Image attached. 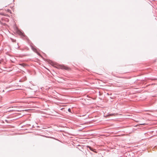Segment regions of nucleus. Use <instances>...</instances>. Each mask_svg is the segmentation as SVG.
<instances>
[{
  "label": "nucleus",
  "mask_w": 157,
  "mask_h": 157,
  "mask_svg": "<svg viewBox=\"0 0 157 157\" xmlns=\"http://www.w3.org/2000/svg\"><path fill=\"white\" fill-rule=\"evenodd\" d=\"M87 147L89 148V149H90V150L93 151V148L91 147H90L88 146Z\"/></svg>",
  "instance_id": "obj_5"
},
{
  "label": "nucleus",
  "mask_w": 157,
  "mask_h": 157,
  "mask_svg": "<svg viewBox=\"0 0 157 157\" xmlns=\"http://www.w3.org/2000/svg\"><path fill=\"white\" fill-rule=\"evenodd\" d=\"M25 111H27V110H25Z\"/></svg>",
  "instance_id": "obj_8"
},
{
  "label": "nucleus",
  "mask_w": 157,
  "mask_h": 157,
  "mask_svg": "<svg viewBox=\"0 0 157 157\" xmlns=\"http://www.w3.org/2000/svg\"><path fill=\"white\" fill-rule=\"evenodd\" d=\"M17 33L18 34L20 35H22L23 34L22 32L19 30H18L17 31Z\"/></svg>",
  "instance_id": "obj_2"
},
{
  "label": "nucleus",
  "mask_w": 157,
  "mask_h": 157,
  "mask_svg": "<svg viewBox=\"0 0 157 157\" xmlns=\"http://www.w3.org/2000/svg\"><path fill=\"white\" fill-rule=\"evenodd\" d=\"M60 68L61 69H64L67 70H69L70 69L67 66H64V65H61L60 66Z\"/></svg>",
  "instance_id": "obj_1"
},
{
  "label": "nucleus",
  "mask_w": 157,
  "mask_h": 157,
  "mask_svg": "<svg viewBox=\"0 0 157 157\" xmlns=\"http://www.w3.org/2000/svg\"><path fill=\"white\" fill-rule=\"evenodd\" d=\"M147 124H146V123H142V124H138L137 126H140V125H147Z\"/></svg>",
  "instance_id": "obj_3"
},
{
  "label": "nucleus",
  "mask_w": 157,
  "mask_h": 157,
  "mask_svg": "<svg viewBox=\"0 0 157 157\" xmlns=\"http://www.w3.org/2000/svg\"><path fill=\"white\" fill-rule=\"evenodd\" d=\"M68 111H69V112H71V109H68Z\"/></svg>",
  "instance_id": "obj_6"
},
{
  "label": "nucleus",
  "mask_w": 157,
  "mask_h": 157,
  "mask_svg": "<svg viewBox=\"0 0 157 157\" xmlns=\"http://www.w3.org/2000/svg\"><path fill=\"white\" fill-rule=\"evenodd\" d=\"M1 63V62L0 61V63Z\"/></svg>",
  "instance_id": "obj_9"
},
{
  "label": "nucleus",
  "mask_w": 157,
  "mask_h": 157,
  "mask_svg": "<svg viewBox=\"0 0 157 157\" xmlns=\"http://www.w3.org/2000/svg\"><path fill=\"white\" fill-rule=\"evenodd\" d=\"M33 50L34 51H35L36 50V49H35V48H34V49H33Z\"/></svg>",
  "instance_id": "obj_7"
},
{
  "label": "nucleus",
  "mask_w": 157,
  "mask_h": 157,
  "mask_svg": "<svg viewBox=\"0 0 157 157\" xmlns=\"http://www.w3.org/2000/svg\"><path fill=\"white\" fill-rule=\"evenodd\" d=\"M20 65L23 67H24L25 66H26V65L24 63L20 64Z\"/></svg>",
  "instance_id": "obj_4"
}]
</instances>
